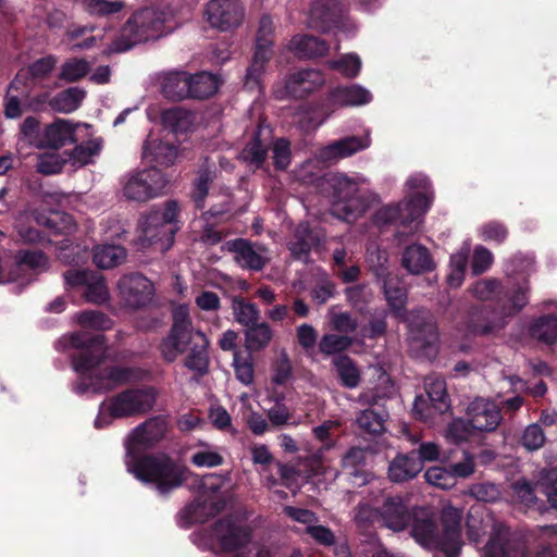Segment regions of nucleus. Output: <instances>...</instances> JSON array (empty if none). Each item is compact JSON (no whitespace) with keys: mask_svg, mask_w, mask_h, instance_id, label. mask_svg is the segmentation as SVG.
Returning <instances> with one entry per match:
<instances>
[{"mask_svg":"<svg viewBox=\"0 0 557 557\" xmlns=\"http://www.w3.org/2000/svg\"><path fill=\"white\" fill-rule=\"evenodd\" d=\"M233 367L236 379L244 385H251L255 379V368L250 352L244 354L235 350L233 354Z\"/></svg>","mask_w":557,"mask_h":557,"instance_id":"45","label":"nucleus"},{"mask_svg":"<svg viewBox=\"0 0 557 557\" xmlns=\"http://www.w3.org/2000/svg\"><path fill=\"white\" fill-rule=\"evenodd\" d=\"M84 296L87 301L94 304H102L108 300L109 292L102 275L92 272L86 285V292Z\"/></svg>","mask_w":557,"mask_h":557,"instance_id":"53","label":"nucleus"},{"mask_svg":"<svg viewBox=\"0 0 557 557\" xmlns=\"http://www.w3.org/2000/svg\"><path fill=\"white\" fill-rule=\"evenodd\" d=\"M66 162L67 159L59 152H46L38 154L36 170L44 175H53L61 172Z\"/></svg>","mask_w":557,"mask_h":557,"instance_id":"52","label":"nucleus"},{"mask_svg":"<svg viewBox=\"0 0 557 557\" xmlns=\"http://www.w3.org/2000/svg\"><path fill=\"white\" fill-rule=\"evenodd\" d=\"M384 293L391 308L397 315H400L407 299L406 289L391 277L384 282Z\"/></svg>","mask_w":557,"mask_h":557,"instance_id":"49","label":"nucleus"},{"mask_svg":"<svg viewBox=\"0 0 557 557\" xmlns=\"http://www.w3.org/2000/svg\"><path fill=\"white\" fill-rule=\"evenodd\" d=\"M334 366L342 384L347 388H355L360 382V372L352 360L346 356L334 359Z\"/></svg>","mask_w":557,"mask_h":557,"instance_id":"46","label":"nucleus"},{"mask_svg":"<svg viewBox=\"0 0 557 557\" xmlns=\"http://www.w3.org/2000/svg\"><path fill=\"white\" fill-rule=\"evenodd\" d=\"M232 309L235 321L247 329L258 323L260 319V310L257 305L243 298H234Z\"/></svg>","mask_w":557,"mask_h":557,"instance_id":"43","label":"nucleus"},{"mask_svg":"<svg viewBox=\"0 0 557 557\" xmlns=\"http://www.w3.org/2000/svg\"><path fill=\"white\" fill-rule=\"evenodd\" d=\"M172 318L170 333L160 344L162 357L173 362L180 355L186 354L185 367L198 374L206 373L209 366V339L194 326L189 307L183 304L174 306Z\"/></svg>","mask_w":557,"mask_h":557,"instance_id":"3","label":"nucleus"},{"mask_svg":"<svg viewBox=\"0 0 557 557\" xmlns=\"http://www.w3.org/2000/svg\"><path fill=\"white\" fill-rule=\"evenodd\" d=\"M21 143L36 148H45V128L40 129L39 122L29 116L21 126Z\"/></svg>","mask_w":557,"mask_h":557,"instance_id":"48","label":"nucleus"},{"mask_svg":"<svg viewBox=\"0 0 557 557\" xmlns=\"http://www.w3.org/2000/svg\"><path fill=\"white\" fill-rule=\"evenodd\" d=\"M90 70L85 59L72 58L65 61L60 69V78L73 83L84 78Z\"/></svg>","mask_w":557,"mask_h":557,"instance_id":"50","label":"nucleus"},{"mask_svg":"<svg viewBox=\"0 0 557 557\" xmlns=\"http://www.w3.org/2000/svg\"><path fill=\"white\" fill-rule=\"evenodd\" d=\"M169 32L164 13L146 8L135 12L126 21L112 44V50L123 52L136 45L156 40Z\"/></svg>","mask_w":557,"mask_h":557,"instance_id":"11","label":"nucleus"},{"mask_svg":"<svg viewBox=\"0 0 557 557\" xmlns=\"http://www.w3.org/2000/svg\"><path fill=\"white\" fill-rule=\"evenodd\" d=\"M329 66L339 71L346 77H355L361 69V60L355 53H347L338 60L330 61Z\"/></svg>","mask_w":557,"mask_h":557,"instance_id":"55","label":"nucleus"},{"mask_svg":"<svg viewBox=\"0 0 557 557\" xmlns=\"http://www.w3.org/2000/svg\"><path fill=\"white\" fill-rule=\"evenodd\" d=\"M178 152L175 146L164 143L149 135L143 147V158L149 162L161 165H172L177 159Z\"/></svg>","mask_w":557,"mask_h":557,"instance_id":"27","label":"nucleus"},{"mask_svg":"<svg viewBox=\"0 0 557 557\" xmlns=\"http://www.w3.org/2000/svg\"><path fill=\"white\" fill-rule=\"evenodd\" d=\"M209 541L230 557H274L272 548L253 540L251 529L237 518L218 521L209 532Z\"/></svg>","mask_w":557,"mask_h":557,"instance_id":"6","label":"nucleus"},{"mask_svg":"<svg viewBox=\"0 0 557 557\" xmlns=\"http://www.w3.org/2000/svg\"><path fill=\"white\" fill-rule=\"evenodd\" d=\"M227 248L234 255L236 263L250 271H260L270 261V256L265 247L251 244L246 239H235L227 244Z\"/></svg>","mask_w":557,"mask_h":557,"instance_id":"21","label":"nucleus"},{"mask_svg":"<svg viewBox=\"0 0 557 557\" xmlns=\"http://www.w3.org/2000/svg\"><path fill=\"white\" fill-rule=\"evenodd\" d=\"M190 461L198 468H213L223 463L222 455L207 445L193 453Z\"/></svg>","mask_w":557,"mask_h":557,"instance_id":"54","label":"nucleus"},{"mask_svg":"<svg viewBox=\"0 0 557 557\" xmlns=\"http://www.w3.org/2000/svg\"><path fill=\"white\" fill-rule=\"evenodd\" d=\"M371 100V92L361 85L337 87L330 94V102L339 107L362 106Z\"/></svg>","mask_w":557,"mask_h":557,"instance_id":"30","label":"nucleus"},{"mask_svg":"<svg viewBox=\"0 0 557 557\" xmlns=\"http://www.w3.org/2000/svg\"><path fill=\"white\" fill-rule=\"evenodd\" d=\"M411 348L430 355L437 341L436 326L426 311L412 312L408 318Z\"/></svg>","mask_w":557,"mask_h":557,"instance_id":"19","label":"nucleus"},{"mask_svg":"<svg viewBox=\"0 0 557 557\" xmlns=\"http://www.w3.org/2000/svg\"><path fill=\"white\" fill-rule=\"evenodd\" d=\"M356 422L368 433H380L384 428V417L372 409L362 410L357 416Z\"/></svg>","mask_w":557,"mask_h":557,"instance_id":"58","label":"nucleus"},{"mask_svg":"<svg viewBox=\"0 0 557 557\" xmlns=\"http://www.w3.org/2000/svg\"><path fill=\"white\" fill-rule=\"evenodd\" d=\"M401 264L411 274H422L435 268L428 248L419 244L408 246L405 249Z\"/></svg>","mask_w":557,"mask_h":557,"instance_id":"28","label":"nucleus"},{"mask_svg":"<svg viewBox=\"0 0 557 557\" xmlns=\"http://www.w3.org/2000/svg\"><path fill=\"white\" fill-rule=\"evenodd\" d=\"M168 184L165 175L151 166L126 174L122 181V194L127 200L147 202L163 195Z\"/></svg>","mask_w":557,"mask_h":557,"instance_id":"13","label":"nucleus"},{"mask_svg":"<svg viewBox=\"0 0 557 557\" xmlns=\"http://www.w3.org/2000/svg\"><path fill=\"white\" fill-rule=\"evenodd\" d=\"M33 216L38 225L45 226L54 233H66L74 228L72 216L65 212H35Z\"/></svg>","mask_w":557,"mask_h":557,"instance_id":"38","label":"nucleus"},{"mask_svg":"<svg viewBox=\"0 0 557 557\" xmlns=\"http://www.w3.org/2000/svg\"><path fill=\"white\" fill-rule=\"evenodd\" d=\"M48 269L49 260L42 251L20 250L14 256V263L9 271V281L26 285Z\"/></svg>","mask_w":557,"mask_h":557,"instance_id":"17","label":"nucleus"},{"mask_svg":"<svg viewBox=\"0 0 557 557\" xmlns=\"http://www.w3.org/2000/svg\"><path fill=\"white\" fill-rule=\"evenodd\" d=\"M162 91L171 99H184L189 97V74L186 72L168 73L162 82Z\"/></svg>","mask_w":557,"mask_h":557,"instance_id":"35","label":"nucleus"},{"mask_svg":"<svg viewBox=\"0 0 557 557\" xmlns=\"http://www.w3.org/2000/svg\"><path fill=\"white\" fill-rule=\"evenodd\" d=\"M94 263L101 269L120 265L126 259V250L120 245H99L94 249Z\"/></svg>","mask_w":557,"mask_h":557,"instance_id":"37","label":"nucleus"},{"mask_svg":"<svg viewBox=\"0 0 557 557\" xmlns=\"http://www.w3.org/2000/svg\"><path fill=\"white\" fill-rule=\"evenodd\" d=\"M521 443L529 450L540 449L545 443V435L541 426L536 423L530 424L523 432Z\"/></svg>","mask_w":557,"mask_h":557,"instance_id":"64","label":"nucleus"},{"mask_svg":"<svg viewBox=\"0 0 557 557\" xmlns=\"http://www.w3.org/2000/svg\"><path fill=\"white\" fill-rule=\"evenodd\" d=\"M205 16L212 27L228 30L240 25L244 8L238 0H210Z\"/></svg>","mask_w":557,"mask_h":557,"instance_id":"18","label":"nucleus"},{"mask_svg":"<svg viewBox=\"0 0 557 557\" xmlns=\"http://www.w3.org/2000/svg\"><path fill=\"white\" fill-rule=\"evenodd\" d=\"M288 49L299 58H315L325 54L329 46L314 36L297 35L289 41Z\"/></svg>","mask_w":557,"mask_h":557,"instance_id":"32","label":"nucleus"},{"mask_svg":"<svg viewBox=\"0 0 557 557\" xmlns=\"http://www.w3.org/2000/svg\"><path fill=\"white\" fill-rule=\"evenodd\" d=\"M473 428L470 424V420L467 422L462 419L453 420L446 431V438L454 442L460 443L467 441L472 432Z\"/></svg>","mask_w":557,"mask_h":557,"instance_id":"61","label":"nucleus"},{"mask_svg":"<svg viewBox=\"0 0 557 557\" xmlns=\"http://www.w3.org/2000/svg\"><path fill=\"white\" fill-rule=\"evenodd\" d=\"M71 345L83 348L73 364L81 374L74 386L76 394H100L119 384L137 381L143 371L131 367L99 368L106 358V344L102 335L91 336L87 332H77L71 336Z\"/></svg>","mask_w":557,"mask_h":557,"instance_id":"2","label":"nucleus"},{"mask_svg":"<svg viewBox=\"0 0 557 557\" xmlns=\"http://www.w3.org/2000/svg\"><path fill=\"white\" fill-rule=\"evenodd\" d=\"M273 337V331L269 323H256L245 331V347L248 352L264 349Z\"/></svg>","mask_w":557,"mask_h":557,"instance_id":"36","label":"nucleus"},{"mask_svg":"<svg viewBox=\"0 0 557 557\" xmlns=\"http://www.w3.org/2000/svg\"><path fill=\"white\" fill-rule=\"evenodd\" d=\"M422 471L421 461L417 460L414 451L398 455L388 467V478L393 482H405Z\"/></svg>","mask_w":557,"mask_h":557,"instance_id":"31","label":"nucleus"},{"mask_svg":"<svg viewBox=\"0 0 557 557\" xmlns=\"http://www.w3.org/2000/svg\"><path fill=\"white\" fill-rule=\"evenodd\" d=\"M270 133L268 126L260 125L253 139L240 152L239 159L252 168L261 166L265 159Z\"/></svg>","mask_w":557,"mask_h":557,"instance_id":"29","label":"nucleus"},{"mask_svg":"<svg viewBox=\"0 0 557 557\" xmlns=\"http://www.w3.org/2000/svg\"><path fill=\"white\" fill-rule=\"evenodd\" d=\"M471 426L481 432H493L502 421L498 406L484 398L474 399L467 409Z\"/></svg>","mask_w":557,"mask_h":557,"instance_id":"22","label":"nucleus"},{"mask_svg":"<svg viewBox=\"0 0 557 557\" xmlns=\"http://www.w3.org/2000/svg\"><path fill=\"white\" fill-rule=\"evenodd\" d=\"M325 182L333 191L331 211L337 219L355 221L376 199L375 195L360 190V185L367 182L362 176L348 177L345 174L335 173L329 175Z\"/></svg>","mask_w":557,"mask_h":557,"instance_id":"7","label":"nucleus"},{"mask_svg":"<svg viewBox=\"0 0 557 557\" xmlns=\"http://www.w3.org/2000/svg\"><path fill=\"white\" fill-rule=\"evenodd\" d=\"M533 338L546 344L557 341V313L545 314L536 319L530 326Z\"/></svg>","mask_w":557,"mask_h":557,"instance_id":"40","label":"nucleus"},{"mask_svg":"<svg viewBox=\"0 0 557 557\" xmlns=\"http://www.w3.org/2000/svg\"><path fill=\"white\" fill-rule=\"evenodd\" d=\"M230 478L209 474L199 480L198 492L193 503L181 512L185 519L184 527L203 522L207 518L220 512L230 497Z\"/></svg>","mask_w":557,"mask_h":557,"instance_id":"9","label":"nucleus"},{"mask_svg":"<svg viewBox=\"0 0 557 557\" xmlns=\"http://www.w3.org/2000/svg\"><path fill=\"white\" fill-rule=\"evenodd\" d=\"M85 123H74L71 120L58 119L45 127V148L59 149L66 144L75 143L79 138L77 132L81 128L88 129Z\"/></svg>","mask_w":557,"mask_h":557,"instance_id":"23","label":"nucleus"},{"mask_svg":"<svg viewBox=\"0 0 557 557\" xmlns=\"http://www.w3.org/2000/svg\"><path fill=\"white\" fill-rule=\"evenodd\" d=\"M78 323L84 327L108 330L112 326L111 320L98 311H86L78 315Z\"/></svg>","mask_w":557,"mask_h":557,"instance_id":"63","label":"nucleus"},{"mask_svg":"<svg viewBox=\"0 0 557 557\" xmlns=\"http://www.w3.org/2000/svg\"><path fill=\"white\" fill-rule=\"evenodd\" d=\"M162 122L173 132H186L193 124L191 114L180 107H173L162 112Z\"/></svg>","mask_w":557,"mask_h":557,"instance_id":"44","label":"nucleus"},{"mask_svg":"<svg viewBox=\"0 0 557 557\" xmlns=\"http://www.w3.org/2000/svg\"><path fill=\"white\" fill-rule=\"evenodd\" d=\"M469 252L470 247L465 246L450 257L449 273L447 275V283L450 287L457 288L462 284Z\"/></svg>","mask_w":557,"mask_h":557,"instance_id":"42","label":"nucleus"},{"mask_svg":"<svg viewBox=\"0 0 557 557\" xmlns=\"http://www.w3.org/2000/svg\"><path fill=\"white\" fill-rule=\"evenodd\" d=\"M324 83L325 78L320 71L307 69L293 73L286 82V89L293 97L302 98Z\"/></svg>","mask_w":557,"mask_h":557,"instance_id":"26","label":"nucleus"},{"mask_svg":"<svg viewBox=\"0 0 557 557\" xmlns=\"http://www.w3.org/2000/svg\"><path fill=\"white\" fill-rule=\"evenodd\" d=\"M461 518V510L446 506L442 510L438 527L432 510L414 507L410 535L424 548L440 550L446 557H458L462 547Z\"/></svg>","mask_w":557,"mask_h":557,"instance_id":"4","label":"nucleus"},{"mask_svg":"<svg viewBox=\"0 0 557 557\" xmlns=\"http://www.w3.org/2000/svg\"><path fill=\"white\" fill-rule=\"evenodd\" d=\"M469 494L480 502L493 503L500 498L499 487L491 482L472 484Z\"/></svg>","mask_w":557,"mask_h":557,"instance_id":"60","label":"nucleus"},{"mask_svg":"<svg viewBox=\"0 0 557 557\" xmlns=\"http://www.w3.org/2000/svg\"><path fill=\"white\" fill-rule=\"evenodd\" d=\"M320 242V235L313 232L307 222H302L295 231V239L290 243L292 255L297 259L307 260L312 247Z\"/></svg>","mask_w":557,"mask_h":557,"instance_id":"33","label":"nucleus"},{"mask_svg":"<svg viewBox=\"0 0 557 557\" xmlns=\"http://www.w3.org/2000/svg\"><path fill=\"white\" fill-rule=\"evenodd\" d=\"M424 387L431 405L423 396H418L413 403V413L423 421L432 420L434 413H443L449 408L446 382L438 375H429L425 379Z\"/></svg>","mask_w":557,"mask_h":557,"instance_id":"15","label":"nucleus"},{"mask_svg":"<svg viewBox=\"0 0 557 557\" xmlns=\"http://www.w3.org/2000/svg\"><path fill=\"white\" fill-rule=\"evenodd\" d=\"M156 397V391L151 387L127 388L120 392L100 405L95 425L103 428L114 419L145 414L153 408Z\"/></svg>","mask_w":557,"mask_h":557,"instance_id":"12","label":"nucleus"},{"mask_svg":"<svg viewBox=\"0 0 557 557\" xmlns=\"http://www.w3.org/2000/svg\"><path fill=\"white\" fill-rule=\"evenodd\" d=\"M379 524L392 532L399 533L410 525L413 508L409 507L408 502L399 496H386L377 508Z\"/></svg>","mask_w":557,"mask_h":557,"instance_id":"16","label":"nucleus"},{"mask_svg":"<svg viewBox=\"0 0 557 557\" xmlns=\"http://www.w3.org/2000/svg\"><path fill=\"white\" fill-rule=\"evenodd\" d=\"M424 478L428 483L436 487L447 490L455 485V479L450 470L442 467H431L425 473Z\"/></svg>","mask_w":557,"mask_h":557,"instance_id":"57","label":"nucleus"},{"mask_svg":"<svg viewBox=\"0 0 557 557\" xmlns=\"http://www.w3.org/2000/svg\"><path fill=\"white\" fill-rule=\"evenodd\" d=\"M168 431L163 417H154L137 425L126 441V468L136 479L152 484L160 494H166L183 484L187 470L165 455L145 456L138 454L159 441Z\"/></svg>","mask_w":557,"mask_h":557,"instance_id":"1","label":"nucleus"},{"mask_svg":"<svg viewBox=\"0 0 557 557\" xmlns=\"http://www.w3.org/2000/svg\"><path fill=\"white\" fill-rule=\"evenodd\" d=\"M499 282L495 278H485L475 282L469 292L478 300L486 301L491 300L499 289Z\"/></svg>","mask_w":557,"mask_h":557,"instance_id":"59","label":"nucleus"},{"mask_svg":"<svg viewBox=\"0 0 557 557\" xmlns=\"http://www.w3.org/2000/svg\"><path fill=\"white\" fill-rule=\"evenodd\" d=\"M86 97V91L78 87H70L55 95L50 106L54 111L71 113L78 109Z\"/></svg>","mask_w":557,"mask_h":557,"instance_id":"39","label":"nucleus"},{"mask_svg":"<svg viewBox=\"0 0 557 557\" xmlns=\"http://www.w3.org/2000/svg\"><path fill=\"white\" fill-rule=\"evenodd\" d=\"M274 30L275 27L272 17L268 14H263L258 24L253 60L245 78V86L251 90L261 89L260 76L264 71L265 64L272 57Z\"/></svg>","mask_w":557,"mask_h":557,"instance_id":"14","label":"nucleus"},{"mask_svg":"<svg viewBox=\"0 0 557 557\" xmlns=\"http://www.w3.org/2000/svg\"><path fill=\"white\" fill-rule=\"evenodd\" d=\"M178 205L168 201L163 209H153L141 215L133 240L138 250L154 249L160 252L168 250L177 231Z\"/></svg>","mask_w":557,"mask_h":557,"instance_id":"5","label":"nucleus"},{"mask_svg":"<svg viewBox=\"0 0 557 557\" xmlns=\"http://www.w3.org/2000/svg\"><path fill=\"white\" fill-rule=\"evenodd\" d=\"M304 532L319 545L331 546L335 543V535L333 531L330 528L319 523V519L308 529H304Z\"/></svg>","mask_w":557,"mask_h":557,"instance_id":"62","label":"nucleus"},{"mask_svg":"<svg viewBox=\"0 0 557 557\" xmlns=\"http://www.w3.org/2000/svg\"><path fill=\"white\" fill-rule=\"evenodd\" d=\"M467 528L469 539L474 543H479L487 532L491 533L484 557L517 556V534L511 533L502 522L496 521L490 512H470Z\"/></svg>","mask_w":557,"mask_h":557,"instance_id":"10","label":"nucleus"},{"mask_svg":"<svg viewBox=\"0 0 557 557\" xmlns=\"http://www.w3.org/2000/svg\"><path fill=\"white\" fill-rule=\"evenodd\" d=\"M336 16V3L324 4L315 1L310 9V23L312 27L325 30L324 24L331 22Z\"/></svg>","mask_w":557,"mask_h":557,"instance_id":"51","label":"nucleus"},{"mask_svg":"<svg viewBox=\"0 0 557 557\" xmlns=\"http://www.w3.org/2000/svg\"><path fill=\"white\" fill-rule=\"evenodd\" d=\"M350 345L351 339L347 336L326 334L322 336L319 343V349L322 354L330 356L347 349Z\"/></svg>","mask_w":557,"mask_h":557,"instance_id":"56","label":"nucleus"},{"mask_svg":"<svg viewBox=\"0 0 557 557\" xmlns=\"http://www.w3.org/2000/svg\"><path fill=\"white\" fill-rule=\"evenodd\" d=\"M409 198L397 205L382 207L375 213V221L380 224L399 222L409 225L418 221L430 208L433 193L430 182L423 174H414L407 180Z\"/></svg>","mask_w":557,"mask_h":557,"instance_id":"8","label":"nucleus"},{"mask_svg":"<svg viewBox=\"0 0 557 557\" xmlns=\"http://www.w3.org/2000/svg\"><path fill=\"white\" fill-rule=\"evenodd\" d=\"M370 145L371 137L369 132L361 137L348 136L321 147L317 151L315 158L320 162L332 164L369 148Z\"/></svg>","mask_w":557,"mask_h":557,"instance_id":"20","label":"nucleus"},{"mask_svg":"<svg viewBox=\"0 0 557 557\" xmlns=\"http://www.w3.org/2000/svg\"><path fill=\"white\" fill-rule=\"evenodd\" d=\"M103 146V140L99 137L92 138L86 143H82L70 152L66 159L75 168H82L92 163L99 156Z\"/></svg>","mask_w":557,"mask_h":557,"instance_id":"34","label":"nucleus"},{"mask_svg":"<svg viewBox=\"0 0 557 557\" xmlns=\"http://www.w3.org/2000/svg\"><path fill=\"white\" fill-rule=\"evenodd\" d=\"M214 164L205 165L198 172L191 193L193 200L198 208L203 207V201L208 195L209 185L214 180Z\"/></svg>","mask_w":557,"mask_h":557,"instance_id":"47","label":"nucleus"},{"mask_svg":"<svg viewBox=\"0 0 557 557\" xmlns=\"http://www.w3.org/2000/svg\"><path fill=\"white\" fill-rule=\"evenodd\" d=\"M119 289L131 306H143L153 295V284L141 274L123 276L119 282Z\"/></svg>","mask_w":557,"mask_h":557,"instance_id":"24","label":"nucleus"},{"mask_svg":"<svg viewBox=\"0 0 557 557\" xmlns=\"http://www.w3.org/2000/svg\"><path fill=\"white\" fill-rule=\"evenodd\" d=\"M190 94L193 98H207L212 96L219 88L218 78L207 72L189 75Z\"/></svg>","mask_w":557,"mask_h":557,"instance_id":"41","label":"nucleus"},{"mask_svg":"<svg viewBox=\"0 0 557 557\" xmlns=\"http://www.w3.org/2000/svg\"><path fill=\"white\" fill-rule=\"evenodd\" d=\"M506 324L505 313L488 308L473 310L467 323V329L473 335H488L502 330Z\"/></svg>","mask_w":557,"mask_h":557,"instance_id":"25","label":"nucleus"}]
</instances>
